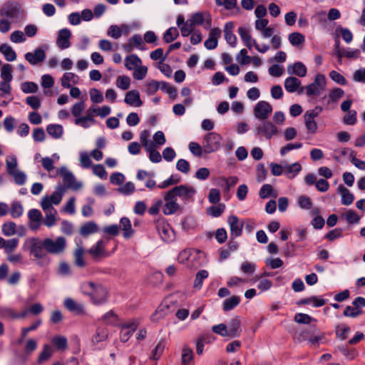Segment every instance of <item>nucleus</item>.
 Returning a JSON list of instances; mask_svg holds the SVG:
<instances>
[{
    "mask_svg": "<svg viewBox=\"0 0 365 365\" xmlns=\"http://www.w3.org/2000/svg\"><path fill=\"white\" fill-rule=\"evenodd\" d=\"M225 210V205L224 204H219L217 205L211 206L207 209V215L213 217H220Z\"/></svg>",
    "mask_w": 365,
    "mask_h": 365,
    "instance_id": "obj_57",
    "label": "nucleus"
},
{
    "mask_svg": "<svg viewBox=\"0 0 365 365\" xmlns=\"http://www.w3.org/2000/svg\"><path fill=\"white\" fill-rule=\"evenodd\" d=\"M81 289L84 294L88 295L96 305H101L108 301V291L101 284L93 282H86L81 284Z\"/></svg>",
    "mask_w": 365,
    "mask_h": 365,
    "instance_id": "obj_1",
    "label": "nucleus"
},
{
    "mask_svg": "<svg viewBox=\"0 0 365 365\" xmlns=\"http://www.w3.org/2000/svg\"><path fill=\"white\" fill-rule=\"evenodd\" d=\"M12 66L10 64H4L1 68L0 76L2 81H12L13 76L11 74Z\"/></svg>",
    "mask_w": 365,
    "mask_h": 365,
    "instance_id": "obj_54",
    "label": "nucleus"
},
{
    "mask_svg": "<svg viewBox=\"0 0 365 365\" xmlns=\"http://www.w3.org/2000/svg\"><path fill=\"white\" fill-rule=\"evenodd\" d=\"M142 61L140 58L135 54H132L128 56L125 59V66L128 70H134L140 65H141Z\"/></svg>",
    "mask_w": 365,
    "mask_h": 365,
    "instance_id": "obj_37",
    "label": "nucleus"
},
{
    "mask_svg": "<svg viewBox=\"0 0 365 365\" xmlns=\"http://www.w3.org/2000/svg\"><path fill=\"white\" fill-rule=\"evenodd\" d=\"M297 205L301 209L309 210L312 207V202L310 197L301 195L297 198Z\"/></svg>",
    "mask_w": 365,
    "mask_h": 365,
    "instance_id": "obj_63",
    "label": "nucleus"
},
{
    "mask_svg": "<svg viewBox=\"0 0 365 365\" xmlns=\"http://www.w3.org/2000/svg\"><path fill=\"white\" fill-rule=\"evenodd\" d=\"M108 336V330L106 328H98L96 334L92 336V343L97 344L100 342L104 341Z\"/></svg>",
    "mask_w": 365,
    "mask_h": 365,
    "instance_id": "obj_42",
    "label": "nucleus"
},
{
    "mask_svg": "<svg viewBox=\"0 0 365 365\" xmlns=\"http://www.w3.org/2000/svg\"><path fill=\"white\" fill-rule=\"evenodd\" d=\"M255 135L260 139L271 140L277 136L279 130L277 126L270 120H262L255 128Z\"/></svg>",
    "mask_w": 365,
    "mask_h": 365,
    "instance_id": "obj_5",
    "label": "nucleus"
},
{
    "mask_svg": "<svg viewBox=\"0 0 365 365\" xmlns=\"http://www.w3.org/2000/svg\"><path fill=\"white\" fill-rule=\"evenodd\" d=\"M349 158L351 163L357 168L361 170H365V161L356 158V153L354 150H350Z\"/></svg>",
    "mask_w": 365,
    "mask_h": 365,
    "instance_id": "obj_60",
    "label": "nucleus"
},
{
    "mask_svg": "<svg viewBox=\"0 0 365 365\" xmlns=\"http://www.w3.org/2000/svg\"><path fill=\"white\" fill-rule=\"evenodd\" d=\"M337 192L341 195L342 205H350L353 203L354 200V195L343 185L338 186Z\"/></svg>",
    "mask_w": 365,
    "mask_h": 365,
    "instance_id": "obj_29",
    "label": "nucleus"
},
{
    "mask_svg": "<svg viewBox=\"0 0 365 365\" xmlns=\"http://www.w3.org/2000/svg\"><path fill=\"white\" fill-rule=\"evenodd\" d=\"M116 86L122 90H127L130 85V79L126 76H119L116 79Z\"/></svg>",
    "mask_w": 365,
    "mask_h": 365,
    "instance_id": "obj_64",
    "label": "nucleus"
},
{
    "mask_svg": "<svg viewBox=\"0 0 365 365\" xmlns=\"http://www.w3.org/2000/svg\"><path fill=\"white\" fill-rule=\"evenodd\" d=\"M0 52L4 54L8 61H14L16 59V53L14 50L6 43L0 46Z\"/></svg>",
    "mask_w": 365,
    "mask_h": 365,
    "instance_id": "obj_38",
    "label": "nucleus"
},
{
    "mask_svg": "<svg viewBox=\"0 0 365 365\" xmlns=\"http://www.w3.org/2000/svg\"><path fill=\"white\" fill-rule=\"evenodd\" d=\"M241 322L240 317L236 316L232 318L228 322L227 331L228 336L231 338H235L240 336L242 329L240 328Z\"/></svg>",
    "mask_w": 365,
    "mask_h": 365,
    "instance_id": "obj_23",
    "label": "nucleus"
},
{
    "mask_svg": "<svg viewBox=\"0 0 365 365\" xmlns=\"http://www.w3.org/2000/svg\"><path fill=\"white\" fill-rule=\"evenodd\" d=\"M29 227L32 231L39 230L42 222V214L38 209H31L28 212Z\"/></svg>",
    "mask_w": 365,
    "mask_h": 365,
    "instance_id": "obj_16",
    "label": "nucleus"
},
{
    "mask_svg": "<svg viewBox=\"0 0 365 365\" xmlns=\"http://www.w3.org/2000/svg\"><path fill=\"white\" fill-rule=\"evenodd\" d=\"M222 136L215 132L208 133L204 136L202 140L203 152L205 153H211L215 152L220 148Z\"/></svg>",
    "mask_w": 365,
    "mask_h": 365,
    "instance_id": "obj_7",
    "label": "nucleus"
},
{
    "mask_svg": "<svg viewBox=\"0 0 365 365\" xmlns=\"http://www.w3.org/2000/svg\"><path fill=\"white\" fill-rule=\"evenodd\" d=\"M16 225L14 222H5L2 225L1 232L6 237H11L16 234Z\"/></svg>",
    "mask_w": 365,
    "mask_h": 365,
    "instance_id": "obj_53",
    "label": "nucleus"
},
{
    "mask_svg": "<svg viewBox=\"0 0 365 365\" xmlns=\"http://www.w3.org/2000/svg\"><path fill=\"white\" fill-rule=\"evenodd\" d=\"M44 240L46 251L50 255H61L67 249V240L63 236H58L56 238L46 237Z\"/></svg>",
    "mask_w": 365,
    "mask_h": 365,
    "instance_id": "obj_4",
    "label": "nucleus"
},
{
    "mask_svg": "<svg viewBox=\"0 0 365 365\" xmlns=\"http://www.w3.org/2000/svg\"><path fill=\"white\" fill-rule=\"evenodd\" d=\"M326 84L327 81L325 76L322 73H318L316 75L312 83L309 84L305 88H301L299 92L301 93L305 89L306 94L308 96H318L325 90Z\"/></svg>",
    "mask_w": 365,
    "mask_h": 365,
    "instance_id": "obj_6",
    "label": "nucleus"
},
{
    "mask_svg": "<svg viewBox=\"0 0 365 365\" xmlns=\"http://www.w3.org/2000/svg\"><path fill=\"white\" fill-rule=\"evenodd\" d=\"M124 102L132 107H140L143 104L138 90L128 91L125 95Z\"/></svg>",
    "mask_w": 365,
    "mask_h": 365,
    "instance_id": "obj_22",
    "label": "nucleus"
},
{
    "mask_svg": "<svg viewBox=\"0 0 365 365\" xmlns=\"http://www.w3.org/2000/svg\"><path fill=\"white\" fill-rule=\"evenodd\" d=\"M208 38L205 41V47L208 50L215 49L218 44V38L221 36V30L218 28L210 29Z\"/></svg>",
    "mask_w": 365,
    "mask_h": 365,
    "instance_id": "obj_24",
    "label": "nucleus"
},
{
    "mask_svg": "<svg viewBox=\"0 0 365 365\" xmlns=\"http://www.w3.org/2000/svg\"><path fill=\"white\" fill-rule=\"evenodd\" d=\"M191 24L196 26L203 24L204 29L210 30L212 26L211 15L208 12H197L193 14L190 19Z\"/></svg>",
    "mask_w": 365,
    "mask_h": 365,
    "instance_id": "obj_12",
    "label": "nucleus"
},
{
    "mask_svg": "<svg viewBox=\"0 0 365 365\" xmlns=\"http://www.w3.org/2000/svg\"><path fill=\"white\" fill-rule=\"evenodd\" d=\"M89 96L91 101L93 103H101L104 100L102 92L95 88H92L89 90Z\"/></svg>",
    "mask_w": 365,
    "mask_h": 365,
    "instance_id": "obj_58",
    "label": "nucleus"
},
{
    "mask_svg": "<svg viewBox=\"0 0 365 365\" xmlns=\"http://www.w3.org/2000/svg\"><path fill=\"white\" fill-rule=\"evenodd\" d=\"M41 207L45 214L44 218H42L43 224L48 228L55 226L58 220L57 210L53 207L48 206L46 202L41 205Z\"/></svg>",
    "mask_w": 365,
    "mask_h": 365,
    "instance_id": "obj_13",
    "label": "nucleus"
},
{
    "mask_svg": "<svg viewBox=\"0 0 365 365\" xmlns=\"http://www.w3.org/2000/svg\"><path fill=\"white\" fill-rule=\"evenodd\" d=\"M20 11L19 5L14 1L5 4L0 9V16L3 18L14 19L18 16Z\"/></svg>",
    "mask_w": 365,
    "mask_h": 365,
    "instance_id": "obj_15",
    "label": "nucleus"
},
{
    "mask_svg": "<svg viewBox=\"0 0 365 365\" xmlns=\"http://www.w3.org/2000/svg\"><path fill=\"white\" fill-rule=\"evenodd\" d=\"M137 327L138 324L134 321L123 324L120 328V340L122 342L128 341Z\"/></svg>",
    "mask_w": 365,
    "mask_h": 365,
    "instance_id": "obj_21",
    "label": "nucleus"
},
{
    "mask_svg": "<svg viewBox=\"0 0 365 365\" xmlns=\"http://www.w3.org/2000/svg\"><path fill=\"white\" fill-rule=\"evenodd\" d=\"M22 249L36 259H43L46 253L44 239L41 240L37 237L27 238L23 244Z\"/></svg>",
    "mask_w": 365,
    "mask_h": 365,
    "instance_id": "obj_3",
    "label": "nucleus"
},
{
    "mask_svg": "<svg viewBox=\"0 0 365 365\" xmlns=\"http://www.w3.org/2000/svg\"><path fill=\"white\" fill-rule=\"evenodd\" d=\"M160 88L165 93L169 94L170 98H175L177 96V91L175 88L170 86L168 83L165 81H160Z\"/></svg>",
    "mask_w": 365,
    "mask_h": 365,
    "instance_id": "obj_59",
    "label": "nucleus"
},
{
    "mask_svg": "<svg viewBox=\"0 0 365 365\" xmlns=\"http://www.w3.org/2000/svg\"><path fill=\"white\" fill-rule=\"evenodd\" d=\"M6 166L8 174H13V172L19 170L16 157L14 155H8L6 158Z\"/></svg>",
    "mask_w": 365,
    "mask_h": 365,
    "instance_id": "obj_48",
    "label": "nucleus"
},
{
    "mask_svg": "<svg viewBox=\"0 0 365 365\" xmlns=\"http://www.w3.org/2000/svg\"><path fill=\"white\" fill-rule=\"evenodd\" d=\"M164 200L165 203L163 207V212L165 215H173L180 209V206L177 202V199L169 191L165 193Z\"/></svg>",
    "mask_w": 365,
    "mask_h": 365,
    "instance_id": "obj_14",
    "label": "nucleus"
},
{
    "mask_svg": "<svg viewBox=\"0 0 365 365\" xmlns=\"http://www.w3.org/2000/svg\"><path fill=\"white\" fill-rule=\"evenodd\" d=\"M301 86V81L296 77L289 76L284 80V88L289 93H294Z\"/></svg>",
    "mask_w": 365,
    "mask_h": 365,
    "instance_id": "obj_30",
    "label": "nucleus"
},
{
    "mask_svg": "<svg viewBox=\"0 0 365 365\" xmlns=\"http://www.w3.org/2000/svg\"><path fill=\"white\" fill-rule=\"evenodd\" d=\"M230 228V235L232 238L238 237L242 235L243 222H240L235 215H230L227 220Z\"/></svg>",
    "mask_w": 365,
    "mask_h": 365,
    "instance_id": "obj_19",
    "label": "nucleus"
},
{
    "mask_svg": "<svg viewBox=\"0 0 365 365\" xmlns=\"http://www.w3.org/2000/svg\"><path fill=\"white\" fill-rule=\"evenodd\" d=\"M14 178V182L18 185H23L26 183L27 176L26 173L21 170H17L13 172V174H9Z\"/></svg>",
    "mask_w": 365,
    "mask_h": 365,
    "instance_id": "obj_56",
    "label": "nucleus"
},
{
    "mask_svg": "<svg viewBox=\"0 0 365 365\" xmlns=\"http://www.w3.org/2000/svg\"><path fill=\"white\" fill-rule=\"evenodd\" d=\"M237 32L245 46H247L250 50H251L253 46L255 47V45L257 43L255 39L252 38L250 34V31L247 28L242 26L239 27Z\"/></svg>",
    "mask_w": 365,
    "mask_h": 365,
    "instance_id": "obj_26",
    "label": "nucleus"
},
{
    "mask_svg": "<svg viewBox=\"0 0 365 365\" xmlns=\"http://www.w3.org/2000/svg\"><path fill=\"white\" fill-rule=\"evenodd\" d=\"M21 88L24 93H35L38 91V86L34 82L26 81L21 83Z\"/></svg>",
    "mask_w": 365,
    "mask_h": 365,
    "instance_id": "obj_62",
    "label": "nucleus"
},
{
    "mask_svg": "<svg viewBox=\"0 0 365 365\" xmlns=\"http://www.w3.org/2000/svg\"><path fill=\"white\" fill-rule=\"evenodd\" d=\"M98 231V227L94 222H88L83 224L80 229V234L86 237L89 235L94 234Z\"/></svg>",
    "mask_w": 365,
    "mask_h": 365,
    "instance_id": "obj_36",
    "label": "nucleus"
},
{
    "mask_svg": "<svg viewBox=\"0 0 365 365\" xmlns=\"http://www.w3.org/2000/svg\"><path fill=\"white\" fill-rule=\"evenodd\" d=\"M19 240L18 238H11L6 240L4 242V250L6 254L9 255L12 253L18 247Z\"/></svg>",
    "mask_w": 365,
    "mask_h": 365,
    "instance_id": "obj_52",
    "label": "nucleus"
},
{
    "mask_svg": "<svg viewBox=\"0 0 365 365\" xmlns=\"http://www.w3.org/2000/svg\"><path fill=\"white\" fill-rule=\"evenodd\" d=\"M234 28V24L232 21H229L225 24L224 28L225 38L228 44L232 47H235L237 44V37L232 33Z\"/></svg>",
    "mask_w": 365,
    "mask_h": 365,
    "instance_id": "obj_27",
    "label": "nucleus"
},
{
    "mask_svg": "<svg viewBox=\"0 0 365 365\" xmlns=\"http://www.w3.org/2000/svg\"><path fill=\"white\" fill-rule=\"evenodd\" d=\"M86 108L85 101H81L75 103L71 108V113L76 118L81 116V113Z\"/></svg>",
    "mask_w": 365,
    "mask_h": 365,
    "instance_id": "obj_50",
    "label": "nucleus"
},
{
    "mask_svg": "<svg viewBox=\"0 0 365 365\" xmlns=\"http://www.w3.org/2000/svg\"><path fill=\"white\" fill-rule=\"evenodd\" d=\"M9 212L13 218H19L24 213V207L21 202L15 200L11 202Z\"/></svg>",
    "mask_w": 365,
    "mask_h": 365,
    "instance_id": "obj_41",
    "label": "nucleus"
},
{
    "mask_svg": "<svg viewBox=\"0 0 365 365\" xmlns=\"http://www.w3.org/2000/svg\"><path fill=\"white\" fill-rule=\"evenodd\" d=\"M105 245V242L100 240L88 250V252L94 257L104 255L106 252Z\"/></svg>",
    "mask_w": 365,
    "mask_h": 365,
    "instance_id": "obj_34",
    "label": "nucleus"
},
{
    "mask_svg": "<svg viewBox=\"0 0 365 365\" xmlns=\"http://www.w3.org/2000/svg\"><path fill=\"white\" fill-rule=\"evenodd\" d=\"M287 72L290 75H295L299 77H304L307 75V69L306 66L300 62H295L294 63L287 66Z\"/></svg>",
    "mask_w": 365,
    "mask_h": 365,
    "instance_id": "obj_25",
    "label": "nucleus"
},
{
    "mask_svg": "<svg viewBox=\"0 0 365 365\" xmlns=\"http://www.w3.org/2000/svg\"><path fill=\"white\" fill-rule=\"evenodd\" d=\"M79 81V77L72 72L65 73L61 78V84L64 88H69L72 84H78Z\"/></svg>",
    "mask_w": 365,
    "mask_h": 365,
    "instance_id": "obj_28",
    "label": "nucleus"
},
{
    "mask_svg": "<svg viewBox=\"0 0 365 365\" xmlns=\"http://www.w3.org/2000/svg\"><path fill=\"white\" fill-rule=\"evenodd\" d=\"M176 24L180 30L181 35L187 37L194 31V26L191 24L190 19L185 21V18L182 14L177 17Z\"/></svg>",
    "mask_w": 365,
    "mask_h": 365,
    "instance_id": "obj_20",
    "label": "nucleus"
},
{
    "mask_svg": "<svg viewBox=\"0 0 365 365\" xmlns=\"http://www.w3.org/2000/svg\"><path fill=\"white\" fill-rule=\"evenodd\" d=\"M25 59L32 66H35L42 63L46 58L45 51L38 48L34 51V52H28L25 54Z\"/></svg>",
    "mask_w": 365,
    "mask_h": 365,
    "instance_id": "obj_18",
    "label": "nucleus"
},
{
    "mask_svg": "<svg viewBox=\"0 0 365 365\" xmlns=\"http://www.w3.org/2000/svg\"><path fill=\"white\" fill-rule=\"evenodd\" d=\"M120 223L123 230L124 237L130 238L133 234V230L131 227L130 220L128 217H123L120 219Z\"/></svg>",
    "mask_w": 365,
    "mask_h": 365,
    "instance_id": "obj_45",
    "label": "nucleus"
},
{
    "mask_svg": "<svg viewBox=\"0 0 365 365\" xmlns=\"http://www.w3.org/2000/svg\"><path fill=\"white\" fill-rule=\"evenodd\" d=\"M65 192L66 188L62 185H57L51 195H45L42 197L41 205L44 202L49 207H53V205H59Z\"/></svg>",
    "mask_w": 365,
    "mask_h": 365,
    "instance_id": "obj_10",
    "label": "nucleus"
},
{
    "mask_svg": "<svg viewBox=\"0 0 365 365\" xmlns=\"http://www.w3.org/2000/svg\"><path fill=\"white\" fill-rule=\"evenodd\" d=\"M288 40L292 46L297 47L304 43L305 37L301 33L293 32L289 35Z\"/></svg>",
    "mask_w": 365,
    "mask_h": 365,
    "instance_id": "obj_44",
    "label": "nucleus"
},
{
    "mask_svg": "<svg viewBox=\"0 0 365 365\" xmlns=\"http://www.w3.org/2000/svg\"><path fill=\"white\" fill-rule=\"evenodd\" d=\"M166 346V341L165 339H161L158 342L156 346L153 350L150 359L153 360H158L163 355Z\"/></svg>",
    "mask_w": 365,
    "mask_h": 365,
    "instance_id": "obj_40",
    "label": "nucleus"
},
{
    "mask_svg": "<svg viewBox=\"0 0 365 365\" xmlns=\"http://www.w3.org/2000/svg\"><path fill=\"white\" fill-rule=\"evenodd\" d=\"M169 192L175 198L178 197L184 202L193 201V197L196 193V190L193 187L186 185L175 186L170 190Z\"/></svg>",
    "mask_w": 365,
    "mask_h": 365,
    "instance_id": "obj_9",
    "label": "nucleus"
},
{
    "mask_svg": "<svg viewBox=\"0 0 365 365\" xmlns=\"http://www.w3.org/2000/svg\"><path fill=\"white\" fill-rule=\"evenodd\" d=\"M48 134L55 139H60L63 134V128L60 124H49L46 127Z\"/></svg>",
    "mask_w": 365,
    "mask_h": 365,
    "instance_id": "obj_33",
    "label": "nucleus"
},
{
    "mask_svg": "<svg viewBox=\"0 0 365 365\" xmlns=\"http://www.w3.org/2000/svg\"><path fill=\"white\" fill-rule=\"evenodd\" d=\"M71 37V32L68 29H62L58 31L57 38H56V45L57 46L61 49L64 50L70 47L71 42L70 38Z\"/></svg>",
    "mask_w": 365,
    "mask_h": 365,
    "instance_id": "obj_17",
    "label": "nucleus"
},
{
    "mask_svg": "<svg viewBox=\"0 0 365 365\" xmlns=\"http://www.w3.org/2000/svg\"><path fill=\"white\" fill-rule=\"evenodd\" d=\"M57 174L62 177L63 187L66 189H72L78 190L83 186L82 182H78L76 180L74 175L68 170L66 166H61L57 170Z\"/></svg>",
    "mask_w": 365,
    "mask_h": 365,
    "instance_id": "obj_8",
    "label": "nucleus"
},
{
    "mask_svg": "<svg viewBox=\"0 0 365 365\" xmlns=\"http://www.w3.org/2000/svg\"><path fill=\"white\" fill-rule=\"evenodd\" d=\"M63 304L65 307L71 312L83 313L84 311V307L82 304H78L76 301L69 297L65 299Z\"/></svg>",
    "mask_w": 365,
    "mask_h": 365,
    "instance_id": "obj_39",
    "label": "nucleus"
},
{
    "mask_svg": "<svg viewBox=\"0 0 365 365\" xmlns=\"http://www.w3.org/2000/svg\"><path fill=\"white\" fill-rule=\"evenodd\" d=\"M297 304L299 305L312 304L314 307H321L326 304V299H323L322 297L313 296L302 299L297 302Z\"/></svg>",
    "mask_w": 365,
    "mask_h": 365,
    "instance_id": "obj_31",
    "label": "nucleus"
},
{
    "mask_svg": "<svg viewBox=\"0 0 365 365\" xmlns=\"http://www.w3.org/2000/svg\"><path fill=\"white\" fill-rule=\"evenodd\" d=\"M193 351L187 345H184L182 350L181 361L183 365L189 364L193 359Z\"/></svg>",
    "mask_w": 365,
    "mask_h": 365,
    "instance_id": "obj_46",
    "label": "nucleus"
},
{
    "mask_svg": "<svg viewBox=\"0 0 365 365\" xmlns=\"http://www.w3.org/2000/svg\"><path fill=\"white\" fill-rule=\"evenodd\" d=\"M350 331V327L345 324H339L336 327V334L341 340H344L347 338V334Z\"/></svg>",
    "mask_w": 365,
    "mask_h": 365,
    "instance_id": "obj_61",
    "label": "nucleus"
},
{
    "mask_svg": "<svg viewBox=\"0 0 365 365\" xmlns=\"http://www.w3.org/2000/svg\"><path fill=\"white\" fill-rule=\"evenodd\" d=\"M79 162L82 168L87 169L93 167L92 160L88 153L86 151H81L79 153Z\"/></svg>",
    "mask_w": 365,
    "mask_h": 365,
    "instance_id": "obj_55",
    "label": "nucleus"
},
{
    "mask_svg": "<svg viewBox=\"0 0 365 365\" xmlns=\"http://www.w3.org/2000/svg\"><path fill=\"white\" fill-rule=\"evenodd\" d=\"M78 247L75 250L73 255L75 258V264L79 267H83L86 262L83 259L84 250L83 248L76 242Z\"/></svg>",
    "mask_w": 365,
    "mask_h": 365,
    "instance_id": "obj_47",
    "label": "nucleus"
},
{
    "mask_svg": "<svg viewBox=\"0 0 365 365\" xmlns=\"http://www.w3.org/2000/svg\"><path fill=\"white\" fill-rule=\"evenodd\" d=\"M284 175L289 179L295 178L301 171L302 166L299 163L284 165Z\"/></svg>",
    "mask_w": 365,
    "mask_h": 365,
    "instance_id": "obj_32",
    "label": "nucleus"
},
{
    "mask_svg": "<svg viewBox=\"0 0 365 365\" xmlns=\"http://www.w3.org/2000/svg\"><path fill=\"white\" fill-rule=\"evenodd\" d=\"M74 123L83 128H88L92 124L96 123V120L94 118H88L86 115H83L78 118H75Z\"/></svg>",
    "mask_w": 365,
    "mask_h": 365,
    "instance_id": "obj_51",
    "label": "nucleus"
},
{
    "mask_svg": "<svg viewBox=\"0 0 365 365\" xmlns=\"http://www.w3.org/2000/svg\"><path fill=\"white\" fill-rule=\"evenodd\" d=\"M338 58H341L343 56L347 58L356 59L360 56L361 52L357 48H346L343 51L337 50L336 51Z\"/></svg>",
    "mask_w": 365,
    "mask_h": 365,
    "instance_id": "obj_35",
    "label": "nucleus"
},
{
    "mask_svg": "<svg viewBox=\"0 0 365 365\" xmlns=\"http://www.w3.org/2000/svg\"><path fill=\"white\" fill-rule=\"evenodd\" d=\"M240 303V297L238 296H232L226 299L222 305V309L225 312H228L233 309Z\"/></svg>",
    "mask_w": 365,
    "mask_h": 365,
    "instance_id": "obj_43",
    "label": "nucleus"
},
{
    "mask_svg": "<svg viewBox=\"0 0 365 365\" xmlns=\"http://www.w3.org/2000/svg\"><path fill=\"white\" fill-rule=\"evenodd\" d=\"M179 36L178 30L176 27H170L163 34V40L165 43H170L175 40Z\"/></svg>",
    "mask_w": 365,
    "mask_h": 365,
    "instance_id": "obj_49",
    "label": "nucleus"
},
{
    "mask_svg": "<svg viewBox=\"0 0 365 365\" xmlns=\"http://www.w3.org/2000/svg\"><path fill=\"white\" fill-rule=\"evenodd\" d=\"M272 110L270 103L265 101H260L254 107V115L258 120H267Z\"/></svg>",
    "mask_w": 365,
    "mask_h": 365,
    "instance_id": "obj_11",
    "label": "nucleus"
},
{
    "mask_svg": "<svg viewBox=\"0 0 365 365\" xmlns=\"http://www.w3.org/2000/svg\"><path fill=\"white\" fill-rule=\"evenodd\" d=\"M205 253L199 250L185 249L178 255V262L189 268L196 269L204 264Z\"/></svg>",
    "mask_w": 365,
    "mask_h": 365,
    "instance_id": "obj_2",
    "label": "nucleus"
}]
</instances>
